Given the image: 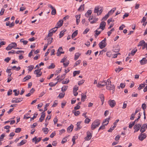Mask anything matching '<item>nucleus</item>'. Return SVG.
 <instances>
[{
  "label": "nucleus",
  "instance_id": "obj_1",
  "mask_svg": "<svg viewBox=\"0 0 147 147\" xmlns=\"http://www.w3.org/2000/svg\"><path fill=\"white\" fill-rule=\"evenodd\" d=\"M106 88L107 90H112V92L113 93L115 91V86L113 84H111V82L109 79L107 80V86Z\"/></svg>",
  "mask_w": 147,
  "mask_h": 147
},
{
  "label": "nucleus",
  "instance_id": "obj_2",
  "mask_svg": "<svg viewBox=\"0 0 147 147\" xmlns=\"http://www.w3.org/2000/svg\"><path fill=\"white\" fill-rule=\"evenodd\" d=\"M100 122L99 120H95L92 124L91 127V129L93 130L98 127L100 125Z\"/></svg>",
  "mask_w": 147,
  "mask_h": 147
},
{
  "label": "nucleus",
  "instance_id": "obj_3",
  "mask_svg": "<svg viewBox=\"0 0 147 147\" xmlns=\"http://www.w3.org/2000/svg\"><path fill=\"white\" fill-rule=\"evenodd\" d=\"M102 8L101 7H96L94 10V12L96 13L97 15H100L102 11Z\"/></svg>",
  "mask_w": 147,
  "mask_h": 147
},
{
  "label": "nucleus",
  "instance_id": "obj_4",
  "mask_svg": "<svg viewBox=\"0 0 147 147\" xmlns=\"http://www.w3.org/2000/svg\"><path fill=\"white\" fill-rule=\"evenodd\" d=\"M93 131H88L86 133L87 136L85 138V139L86 140H89L92 136Z\"/></svg>",
  "mask_w": 147,
  "mask_h": 147
},
{
  "label": "nucleus",
  "instance_id": "obj_5",
  "mask_svg": "<svg viewBox=\"0 0 147 147\" xmlns=\"http://www.w3.org/2000/svg\"><path fill=\"white\" fill-rule=\"evenodd\" d=\"M17 44L15 42H12L9 44L8 46L6 48L7 50H10L12 48L17 47Z\"/></svg>",
  "mask_w": 147,
  "mask_h": 147
},
{
  "label": "nucleus",
  "instance_id": "obj_6",
  "mask_svg": "<svg viewBox=\"0 0 147 147\" xmlns=\"http://www.w3.org/2000/svg\"><path fill=\"white\" fill-rule=\"evenodd\" d=\"M98 18H96L92 16H90L88 19V20L90 22V23L91 24L95 23L98 21Z\"/></svg>",
  "mask_w": 147,
  "mask_h": 147
},
{
  "label": "nucleus",
  "instance_id": "obj_7",
  "mask_svg": "<svg viewBox=\"0 0 147 147\" xmlns=\"http://www.w3.org/2000/svg\"><path fill=\"white\" fill-rule=\"evenodd\" d=\"M41 69H37L35 70L34 72V74L36 75V77H39L42 74V72L41 71Z\"/></svg>",
  "mask_w": 147,
  "mask_h": 147
},
{
  "label": "nucleus",
  "instance_id": "obj_8",
  "mask_svg": "<svg viewBox=\"0 0 147 147\" xmlns=\"http://www.w3.org/2000/svg\"><path fill=\"white\" fill-rule=\"evenodd\" d=\"M146 137V135L145 133H141L139 136L138 138L141 141H142Z\"/></svg>",
  "mask_w": 147,
  "mask_h": 147
},
{
  "label": "nucleus",
  "instance_id": "obj_9",
  "mask_svg": "<svg viewBox=\"0 0 147 147\" xmlns=\"http://www.w3.org/2000/svg\"><path fill=\"white\" fill-rule=\"evenodd\" d=\"M23 98H13L11 101V102L13 103H18L23 100Z\"/></svg>",
  "mask_w": 147,
  "mask_h": 147
},
{
  "label": "nucleus",
  "instance_id": "obj_10",
  "mask_svg": "<svg viewBox=\"0 0 147 147\" xmlns=\"http://www.w3.org/2000/svg\"><path fill=\"white\" fill-rule=\"evenodd\" d=\"M141 127V125L140 124H138L135 125L134 127V129L135 130L134 132L135 133L138 132L140 129Z\"/></svg>",
  "mask_w": 147,
  "mask_h": 147
},
{
  "label": "nucleus",
  "instance_id": "obj_11",
  "mask_svg": "<svg viewBox=\"0 0 147 147\" xmlns=\"http://www.w3.org/2000/svg\"><path fill=\"white\" fill-rule=\"evenodd\" d=\"M106 22L104 21L102 22L100 24V26L98 29L100 28L102 30V31L105 28V26L106 25Z\"/></svg>",
  "mask_w": 147,
  "mask_h": 147
},
{
  "label": "nucleus",
  "instance_id": "obj_12",
  "mask_svg": "<svg viewBox=\"0 0 147 147\" xmlns=\"http://www.w3.org/2000/svg\"><path fill=\"white\" fill-rule=\"evenodd\" d=\"M109 104L111 107L113 108L115 106L116 102L114 100H110L109 101Z\"/></svg>",
  "mask_w": 147,
  "mask_h": 147
},
{
  "label": "nucleus",
  "instance_id": "obj_13",
  "mask_svg": "<svg viewBox=\"0 0 147 147\" xmlns=\"http://www.w3.org/2000/svg\"><path fill=\"white\" fill-rule=\"evenodd\" d=\"M63 24V20H60L58 22L55 26V27L58 28L61 27Z\"/></svg>",
  "mask_w": 147,
  "mask_h": 147
},
{
  "label": "nucleus",
  "instance_id": "obj_14",
  "mask_svg": "<svg viewBox=\"0 0 147 147\" xmlns=\"http://www.w3.org/2000/svg\"><path fill=\"white\" fill-rule=\"evenodd\" d=\"M45 116V113L44 111H43L41 113L40 117L39 118V121L41 122H42V121L44 120Z\"/></svg>",
  "mask_w": 147,
  "mask_h": 147
},
{
  "label": "nucleus",
  "instance_id": "obj_15",
  "mask_svg": "<svg viewBox=\"0 0 147 147\" xmlns=\"http://www.w3.org/2000/svg\"><path fill=\"white\" fill-rule=\"evenodd\" d=\"M65 74H63L61 75V77H60L59 76H58L55 79V80H61L65 78Z\"/></svg>",
  "mask_w": 147,
  "mask_h": 147
},
{
  "label": "nucleus",
  "instance_id": "obj_16",
  "mask_svg": "<svg viewBox=\"0 0 147 147\" xmlns=\"http://www.w3.org/2000/svg\"><path fill=\"white\" fill-rule=\"evenodd\" d=\"M140 62L141 65H144L147 63V60L146 58H143L140 61Z\"/></svg>",
  "mask_w": 147,
  "mask_h": 147
},
{
  "label": "nucleus",
  "instance_id": "obj_17",
  "mask_svg": "<svg viewBox=\"0 0 147 147\" xmlns=\"http://www.w3.org/2000/svg\"><path fill=\"white\" fill-rule=\"evenodd\" d=\"M81 123V122H78L77 123V127L75 129V130L76 131H77L78 130L82 128V126L80 125V124Z\"/></svg>",
  "mask_w": 147,
  "mask_h": 147
},
{
  "label": "nucleus",
  "instance_id": "obj_18",
  "mask_svg": "<svg viewBox=\"0 0 147 147\" xmlns=\"http://www.w3.org/2000/svg\"><path fill=\"white\" fill-rule=\"evenodd\" d=\"M31 78V76L30 75H28L25 77L22 80V82H26V81L30 79Z\"/></svg>",
  "mask_w": 147,
  "mask_h": 147
},
{
  "label": "nucleus",
  "instance_id": "obj_19",
  "mask_svg": "<svg viewBox=\"0 0 147 147\" xmlns=\"http://www.w3.org/2000/svg\"><path fill=\"white\" fill-rule=\"evenodd\" d=\"M146 124H144L141 127V128L140 129V131L142 133H143L145 132L146 131L145 128L146 127L145 125Z\"/></svg>",
  "mask_w": 147,
  "mask_h": 147
},
{
  "label": "nucleus",
  "instance_id": "obj_20",
  "mask_svg": "<svg viewBox=\"0 0 147 147\" xmlns=\"http://www.w3.org/2000/svg\"><path fill=\"white\" fill-rule=\"evenodd\" d=\"M46 38L48 41L47 44L48 45L50 44L52 42L53 38L51 37H46Z\"/></svg>",
  "mask_w": 147,
  "mask_h": 147
},
{
  "label": "nucleus",
  "instance_id": "obj_21",
  "mask_svg": "<svg viewBox=\"0 0 147 147\" xmlns=\"http://www.w3.org/2000/svg\"><path fill=\"white\" fill-rule=\"evenodd\" d=\"M81 100L82 101L84 102L86 99V93L85 94L84 93H82L81 94Z\"/></svg>",
  "mask_w": 147,
  "mask_h": 147
},
{
  "label": "nucleus",
  "instance_id": "obj_22",
  "mask_svg": "<svg viewBox=\"0 0 147 147\" xmlns=\"http://www.w3.org/2000/svg\"><path fill=\"white\" fill-rule=\"evenodd\" d=\"M74 127V126L72 124L69 126L67 129V131L68 132L70 133L71 132L72 130Z\"/></svg>",
  "mask_w": 147,
  "mask_h": 147
},
{
  "label": "nucleus",
  "instance_id": "obj_23",
  "mask_svg": "<svg viewBox=\"0 0 147 147\" xmlns=\"http://www.w3.org/2000/svg\"><path fill=\"white\" fill-rule=\"evenodd\" d=\"M99 98H100L101 99V100L102 102V105L104 102V97L103 95L102 94H100L99 96Z\"/></svg>",
  "mask_w": 147,
  "mask_h": 147
},
{
  "label": "nucleus",
  "instance_id": "obj_24",
  "mask_svg": "<svg viewBox=\"0 0 147 147\" xmlns=\"http://www.w3.org/2000/svg\"><path fill=\"white\" fill-rule=\"evenodd\" d=\"M107 45V43L106 42L100 44V42L99 44V47L101 49H102L105 47Z\"/></svg>",
  "mask_w": 147,
  "mask_h": 147
},
{
  "label": "nucleus",
  "instance_id": "obj_25",
  "mask_svg": "<svg viewBox=\"0 0 147 147\" xmlns=\"http://www.w3.org/2000/svg\"><path fill=\"white\" fill-rule=\"evenodd\" d=\"M110 119V118H109L107 119H106L105 120L103 121L102 122V124L106 125L109 123V120Z\"/></svg>",
  "mask_w": 147,
  "mask_h": 147
},
{
  "label": "nucleus",
  "instance_id": "obj_26",
  "mask_svg": "<svg viewBox=\"0 0 147 147\" xmlns=\"http://www.w3.org/2000/svg\"><path fill=\"white\" fill-rule=\"evenodd\" d=\"M27 141L26 140H22L20 143H18L17 144L18 146H19L23 145Z\"/></svg>",
  "mask_w": 147,
  "mask_h": 147
},
{
  "label": "nucleus",
  "instance_id": "obj_27",
  "mask_svg": "<svg viewBox=\"0 0 147 147\" xmlns=\"http://www.w3.org/2000/svg\"><path fill=\"white\" fill-rule=\"evenodd\" d=\"M146 44L144 40H142L140 41L138 45V47L144 45H146Z\"/></svg>",
  "mask_w": 147,
  "mask_h": 147
},
{
  "label": "nucleus",
  "instance_id": "obj_28",
  "mask_svg": "<svg viewBox=\"0 0 147 147\" xmlns=\"http://www.w3.org/2000/svg\"><path fill=\"white\" fill-rule=\"evenodd\" d=\"M98 30V29H97L94 31V32H95L94 36L96 38L97 37V36H98L101 32V31H99Z\"/></svg>",
  "mask_w": 147,
  "mask_h": 147
},
{
  "label": "nucleus",
  "instance_id": "obj_29",
  "mask_svg": "<svg viewBox=\"0 0 147 147\" xmlns=\"http://www.w3.org/2000/svg\"><path fill=\"white\" fill-rule=\"evenodd\" d=\"M92 13V11L91 10H88L85 14V16L87 17H88Z\"/></svg>",
  "mask_w": 147,
  "mask_h": 147
},
{
  "label": "nucleus",
  "instance_id": "obj_30",
  "mask_svg": "<svg viewBox=\"0 0 147 147\" xmlns=\"http://www.w3.org/2000/svg\"><path fill=\"white\" fill-rule=\"evenodd\" d=\"M116 8L115 7H114L108 13H107L109 16L110 15L112 14L116 10Z\"/></svg>",
  "mask_w": 147,
  "mask_h": 147
},
{
  "label": "nucleus",
  "instance_id": "obj_31",
  "mask_svg": "<svg viewBox=\"0 0 147 147\" xmlns=\"http://www.w3.org/2000/svg\"><path fill=\"white\" fill-rule=\"evenodd\" d=\"M84 5H81L78 9V11H82L84 10Z\"/></svg>",
  "mask_w": 147,
  "mask_h": 147
},
{
  "label": "nucleus",
  "instance_id": "obj_32",
  "mask_svg": "<svg viewBox=\"0 0 147 147\" xmlns=\"http://www.w3.org/2000/svg\"><path fill=\"white\" fill-rule=\"evenodd\" d=\"M137 49H134L131 51V53H129V55H130V54H131L132 55H134L136 53V52L137 51Z\"/></svg>",
  "mask_w": 147,
  "mask_h": 147
},
{
  "label": "nucleus",
  "instance_id": "obj_33",
  "mask_svg": "<svg viewBox=\"0 0 147 147\" xmlns=\"http://www.w3.org/2000/svg\"><path fill=\"white\" fill-rule=\"evenodd\" d=\"M80 55V54L79 53H76L75 54L74 57V60H76Z\"/></svg>",
  "mask_w": 147,
  "mask_h": 147
},
{
  "label": "nucleus",
  "instance_id": "obj_34",
  "mask_svg": "<svg viewBox=\"0 0 147 147\" xmlns=\"http://www.w3.org/2000/svg\"><path fill=\"white\" fill-rule=\"evenodd\" d=\"M78 34V30H76L71 35V37L72 38H74Z\"/></svg>",
  "mask_w": 147,
  "mask_h": 147
},
{
  "label": "nucleus",
  "instance_id": "obj_35",
  "mask_svg": "<svg viewBox=\"0 0 147 147\" xmlns=\"http://www.w3.org/2000/svg\"><path fill=\"white\" fill-rule=\"evenodd\" d=\"M66 31V30H63L62 31H61L59 34V37L60 38L62 37L64 35V32H65Z\"/></svg>",
  "mask_w": 147,
  "mask_h": 147
},
{
  "label": "nucleus",
  "instance_id": "obj_36",
  "mask_svg": "<svg viewBox=\"0 0 147 147\" xmlns=\"http://www.w3.org/2000/svg\"><path fill=\"white\" fill-rule=\"evenodd\" d=\"M68 86H64L61 88V90L63 92H65L67 89Z\"/></svg>",
  "mask_w": 147,
  "mask_h": 147
},
{
  "label": "nucleus",
  "instance_id": "obj_37",
  "mask_svg": "<svg viewBox=\"0 0 147 147\" xmlns=\"http://www.w3.org/2000/svg\"><path fill=\"white\" fill-rule=\"evenodd\" d=\"M145 86V85L144 84H142L140 85L139 86L138 88V90H140L144 88Z\"/></svg>",
  "mask_w": 147,
  "mask_h": 147
},
{
  "label": "nucleus",
  "instance_id": "obj_38",
  "mask_svg": "<svg viewBox=\"0 0 147 147\" xmlns=\"http://www.w3.org/2000/svg\"><path fill=\"white\" fill-rule=\"evenodd\" d=\"M80 73V71H74L73 73V76L74 77V76H76L77 74H79Z\"/></svg>",
  "mask_w": 147,
  "mask_h": 147
},
{
  "label": "nucleus",
  "instance_id": "obj_39",
  "mask_svg": "<svg viewBox=\"0 0 147 147\" xmlns=\"http://www.w3.org/2000/svg\"><path fill=\"white\" fill-rule=\"evenodd\" d=\"M48 129L47 128L45 127L43 128L42 129V130L44 132L45 134H47L48 132Z\"/></svg>",
  "mask_w": 147,
  "mask_h": 147
},
{
  "label": "nucleus",
  "instance_id": "obj_40",
  "mask_svg": "<svg viewBox=\"0 0 147 147\" xmlns=\"http://www.w3.org/2000/svg\"><path fill=\"white\" fill-rule=\"evenodd\" d=\"M20 42H23L24 45H26L27 44L28 41L27 40H24L23 38L20 39Z\"/></svg>",
  "mask_w": 147,
  "mask_h": 147
},
{
  "label": "nucleus",
  "instance_id": "obj_41",
  "mask_svg": "<svg viewBox=\"0 0 147 147\" xmlns=\"http://www.w3.org/2000/svg\"><path fill=\"white\" fill-rule=\"evenodd\" d=\"M28 71H29L30 72L32 71V70L34 68V66L33 65H30V66H28Z\"/></svg>",
  "mask_w": 147,
  "mask_h": 147
},
{
  "label": "nucleus",
  "instance_id": "obj_42",
  "mask_svg": "<svg viewBox=\"0 0 147 147\" xmlns=\"http://www.w3.org/2000/svg\"><path fill=\"white\" fill-rule=\"evenodd\" d=\"M101 86H105V85L107 86V81L106 82V81H103L101 82L100 84Z\"/></svg>",
  "mask_w": 147,
  "mask_h": 147
},
{
  "label": "nucleus",
  "instance_id": "obj_43",
  "mask_svg": "<svg viewBox=\"0 0 147 147\" xmlns=\"http://www.w3.org/2000/svg\"><path fill=\"white\" fill-rule=\"evenodd\" d=\"M57 28L55 27V28L51 29L50 30V32H51L53 33L56 32V31L57 30Z\"/></svg>",
  "mask_w": 147,
  "mask_h": 147
},
{
  "label": "nucleus",
  "instance_id": "obj_44",
  "mask_svg": "<svg viewBox=\"0 0 147 147\" xmlns=\"http://www.w3.org/2000/svg\"><path fill=\"white\" fill-rule=\"evenodd\" d=\"M69 81V80L68 79H65V81H63L62 83L63 84H67Z\"/></svg>",
  "mask_w": 147,
  "mask_h": 147
},
{
  "label": "nucleus",
  "instance_id": "obj_45",
  "mask_svg": "<svg viewBox=\"0 0 147 147\" xmlns=\"http://www.w3.org/2000/svg\"><path fill=\"white\" fill-rule=\"evenodd\" d=\"M113 51L115 52H118L119 51V48L117 49L116 47H114L112 50Z\"/></svg>",
  "mask_w": 147,
  "mask_h": 147
},
{
  "label": "nucleus",
  "instance_id": "obj_46",
  "mask_svg": "<svg viewBox=\"0 0 147 147\" xmlns=\"http://www.w3.org/2000/svg\"><path fill=\"white\" fill-rule=\"evenodd\" d=\"M56 13V9L54 8L53 9H52V11H51V14L52 15H55Z\"/></svg>",
  "mask_w": 147,
  "mask_h": 147
},
{
  "label": "nucleus",
  "instance_id": "obj_47",
  "mask_svg": "<svg viewBox=\"0 0 147 147\" xmlns=\"http://www.w3.org/2000/svg\"><path fill=\"white\" fill-rule=\"evenodd\" d=\"M55 67V65L53 63H52L51 64V65H50L49 66V67H48V68L49 69H53Z\"/></svg>",
  "mask_w": 147,
  "mask_h": 147
},
{
  "label": "nucleus",
  "instance_id": "obj_48",
  "mask_svg": "<svg viewBox=\"0 0 147 147\" xmlns=\"http://www.w3.org/2000/svg\"><path fill=\"white\" fill-rule=\"evenodd\" d=\"M142 108L143 109L144 111H145V109L146 108V105L145 103H143L142 105Z\"/></svg>",
  "mask_w": 147,
  "mask_h": 147
},
{
  "label": "nucleus",
  "instance_id": "obj_49",
  "mask_svg": "<svg viewBox=\"0 0 147 147\" xmlns=\"http://www.w3.org/2000/svg\"><path fill=\"white\" fill-rule=\"evenodd\" d=\"M115 29L114 28L112 29L110 31H109L108 32V35L109 36L111 34L112 32L113 31H114Z\"/></svg>",
  "mask_w": 147,
  "mask_h": 147
},
{
  "label": "nucleus",
  "instance_id": "obj_50",
  "mask_svg": "<svg viewBox=\"0 0 147 147\" xmlns=\"http://www.w3.org/2000/svg\"><path fill=\"white\" fill-rule=\"evenodd\" d=\"M135 124V122H133L132 123L131 122L129 125V128H131Z\"/></svg>",
  "mask_w": 147,
  "mask_h": 147
},
{
  "label": "nucleus",
  "instance_id": "obj_51",
  "mask_svg": "<svg viewBox=\"0 0 147 147\" xmlns=\"http://www.w3.org/2000/svg\"><path fill=\"white\" fill-rule=\"evenodd\" d=\"M116 127V125H114L113 127H111L109 129L108 131L109 132H111Z\"/></svg>",
  "mask_w": 147,
  "mask_h": 147
},
{
  "label": "nucleus",
  "instance_id": "obj_52",
  "mask_svg": "<svg viewBox=\"0 0 147 147\" xmlns=\"http://www.w3.org/2000/svg\"><path fill=\"white\" fill-rule=\"evenodd\" d=\"M56 133L55 131H53L50 135V137L51 138H53L56 135Z\"/></svg>",
  "mask_w": 147,
  "mask_h": 147
},
{
  "label": "nucleus",
  "instance_id": "obj_53",
  "mask_svg": "<svg viewBox=\"0 0 147 147\" xmlns=\"http://www.w3.org/2000/svg\"><path fill=\"white\" fill-rule=\"evenodd\" d=\"M38 114L37 113H34V114L33 117L30 118V121L36 118Z\"/></svg>",
  "mask_w": 147,
  "mask_h": 147
},
{
  "label": "nucleus",
  "instance_id": "obj_54",
  "mask_svg": "<svg viewBox=\"0 0 147 147\" xmlns=\"http://www.w3.org/2000/svg\"><path fill=\"white\" fill-rule=\"evenodd\" d=\"M57 82H56L55 83H53L52 82H51L49 84V85L51 87H53V86H55L57 84Z\"/></svg>",
  "mask_w": 147,
  "mask_h": 147
},
{
  "label": "nucleus",
  "instance_id": "obj_55",
  "mask_svg": "<svg viewBox=\"0 0 147 147\" xmlns=\"http://www.w3.org/2000/svg\"><path fill=\"white\" fill-rule=\"evenodd\" d=\"M21 129L20 128H17L16 129L15 132L16 133H19L21 131Z\"/></svg>",
  "mask_w": 147,
  "mask_h": 147
},
{
  "label": "nucleus",
  "instance_id": "obj_56",
  "mask_svg": "<svg viewBox=\"0 0 147 147\" xmlns=\"http://www.w3.org/2000/svg\"><path fill=\"white\" fill-rule=\"evenodd\" d=\"M61 71V69H58V70L56 71L55 74V75H58L59 73Z\"/></svg>",
  "mask_w": 147,
  "mask_h": 147
},
{
  "label": "nucleus",
  "instance_id": "obj_57",
  "mask_svg": "<svg viewBox=\"0 0 147 147\" xmlns=\"http://www.w3.org/2000/svg\"><path fill=\"white\" fill-rule=\"evenodd\" d=\"M81 62L80 60H78L76 61L75 64H74V66H76L77 65H79Z\"/></svg>",
  "mask_w": 147,
  "mask_h": 147
},
{
  "label": "nucleus",
  "instance_id": "obj_58",
  "mask_svg": "<svg viewBox=\"0 0 147 147\" xmlns=\"http://www.w3.org/2000/svg\"><path fill=\"white\" fill-rule=\"evenodd\" d=\"M90 119H89L88 118H86L85 121H84V123H85L88 124L89 123L90 121Z\"/></svg>",
  "mask_w": 147,
  "mask_h": 147
},
{
  "label": "nucleus",
  "instance_id": "obj_59",
  "mask_svg": "<svg viewBox=\"0 0 147 147\" xmlns=\"http://www.w3.org/2000/svg\"><path fill=\"white\" fill-rule=\"evenodd\" d=\"M109 16L108 14H107L102 18V20H106L107 18L109 17Z\"/></svg>",
  "mask_w": 147,
  "mask_h": 147
},
{
  "label": "nucleus",
  "instance_id": "obj_60",
  "mask_svg": "<svg viewBox=\"0 0 147 147\" xmlns=\"http://www.w3.org/2000/svg\"><path fill=\"white\" fill-rule=\"evenodd\" d=\"M127 101H125L123 104V105L122 107V108L123 109H125V108H126L127 106Z\"/></svg>",
  "mask_w": 147,
  "mask_h": 147
},
{
  "label": "nucleus",
  "instance_id": "obj_61",
  "mask_svg": "<svg viewBox=\"0 0 147 147\" xmlns=\"http://www.w3.org/2000/svg\"><path fill=\"white\" fill-rule=\"evenodd\" d=\"M42 138H38L37 139L36 138V140H35V143L36 144L38 142L40 141L41 140Z\"/></svg>",
  "mask_w": 147,
  "mask_h": 147
},
{
  "label": "nucleus",
  "instance_id": "obj_62",
  "mask_svg": "<svg viewBox=\"0 0 147 147\" xmlns=\"http://www.w3.org/2000/svg\"><path fill=\"white\" fill-rule=\"evenodd\" d=\"M17 90H13V92L15 93V95L16 96H17L19 94V91H18L17 92H16Z\"/></svg>",
  "mask_w": 147,
  "mask_h": 147
},
{
  "label": "nucleus",
  "instance_id": "obj_63",
  "mask_svg": "<svg viewBox=\"0 0 147 147\" xmlns=\"http://www.w3.org/2000/svg\"><path fill=\"white\" fill-rule=\"evenodd\" d=\"M136 114L134 113H132L130 118V119L131 120H132L134 119L135 118V116Z\"/></svg>",
  "mask_w": 147,
  "mask_h": 147
},
{
  "label": "nucleus",
  "instance_id": "obj_64",
  "mask_svg": "<svg viewBox=\"0 0 147 147\" xmlns=\"http://www.w3.org/2000/svg\"><path fill=\"white\" fill-rule=\"evenodd\" d=\"M123 68L121 67L120 68H117L115 69V71L116 72L119 73V71H121L122 69Z\"/></svg>",
  "mask_w": 147,
  "mask_h": 147
}]
</instances>
